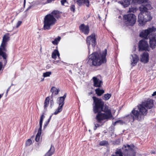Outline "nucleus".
<instances>
[{
    "instance_id": "6e6552de",
    "label": "nucleus",
    "mask_w": 156,
    "mask_h": 156,
    "mask_svg": "<svg viewBox=\"0 0 156 156\" xmlns=\"http://www.w3.org/2000/svg\"><path fill=\"white\" fill-rule=\"evenodd\" d=\"M66 94L65 93L63 96L58 98L57 99V102L59 105V106L55 111L53 114L57 115L62 110V107L64 104L65 99L66 97Z\"/></svg>"
},
{
    "instance_id": "f704fd0d",
    "label": "nucleus",
    "mask_w": 156,
    "mask_h": 156,
    "mask_svg": "<svg viewBox=\"0 0 156 156\" xmlns=\"http://www.w3.org/2000/svg\"><path fill=\"white\" fill-rule=\"evenodd\" d=\"M75 6L74 5H71L70 7V10L71 11L74 12L75 11Z\"/></svg>"
},
{
    "instance_id": "423d86ee",
    "label": "nucleus",
    "mask_w": 156,
    "mask_h": 156,
    "mask_svg": "<svg viewBox=\"0 0 156 156\" xmlns=\"http://www.w3.org/2000/svg\"><path fill=\"white\" fill-rule=\"evenodd\" d=\"M56 22V20L52 15L47 14L44 18L43 29L44 30L50 29L51 27L54 25Z\"/></svg>"
},
{
    "instance_id": "58836bf2",
    "label": "nucleus",
    "mask_w": 156,
    "mask_h": 156,
    "mask_svg": "<svg viewBox=\"0 0 156 156\" xmlns=\"http://www.w3.org/2000/svg\"><path fill=\"white\" fill-rule=\"evenodd\" d=\"M22 23V22L21 21H18L16 25V27L17 28Z\"/></svg>"
},
{
    "instance_id": "c9c22d12",
    "label": "nucleus",
    "mask_w": 156,
    "mask_h": 156,
    "mask_svg": "<svg viewBox=\"0 0 156 156\" xmlns=\"http://www.w3.org/2000/svg\"><path fill=\"white\" fill-rule=\"evenodd\" d=\"M53 62L54 64H57V63H66L64 62L63 61L60 60H56V61H53Z\"/></svg>"
},
{
    "instance_id": "2eb2a0df",
    "label": "nucleus",
    "mask_w": 156,
    "mask_h": 156,
    "mask_svg": "<svg viewBox=\"0 0 156 156\" xmlns=\"http://www.w3.org/2000/svg\"><path fill=\"white\" fill-rule=\"evenodd\" d=\"M149 46L147 41L144 40L140 41L139 42V49H148Z\"/></svg>"
},
{
    "instance_id": "473e14b6",
    "label": "nucleus",
    "mask_w": 156,
    "mask_h": 156,
    "mask_svg": "<svg viewBox=\"0 0 156 156\" xmlns=\"http://www.w3.org/2000/svg\"><path fill=\"white\" fill-rule=\"evenodd\" d=\"M108 144V141L105 140L101 141L99 143V144L100 146H105Z\"/></svg>"
},
{
    "instance_id": "c85d7f7f",
    "label": "nucleus",
    "mask_w": 156,
    "mask_h": 156,
    "mask_svg": "<svg viewBox=\"0 0 156 156\" xmlns=\"http://www.w3.org/2000/svg\"><path fill=\"white\" fill-rule=\"evenodd\" d=\"M111 94L108 93L105 94L102 97V99L106 101L108 100L111 97Z\"/></svg>"
},
{
    "instance_id": "c756f323",
    "label": "nucleus",
    "mask_w": 156,
    "mask_h": 156,
    "mask_svg": "<svg viewBox=\"0 0 156 156\" xmlns=\"http://www.w3.org/2000/svg\"><path fill=\"white\" fill-rule=\"evenodd\" d=\"M41 131L38 130L35 138V140L36 142H38L39 141L40 135L41 134Z\"/></svg>"
},
{
    "instance_id": "de8ad7c7",
    "label": "nucleus",
    "mask_w": 156,
    "mask_h": 156,
    "mask_svg": "<svg viewBox=\"0 0 156 156\" xmlns=\"http://www.w3.org/2000/svg\"><path fill=\"white\" fill-rule=\"evenodd\" d=\"M55 0H47V2L46 3H50L52 2V1H54Z\"/></svg>"
},
{
    "instance_id": "dca6fc26",
    "label": "nucleus",
    "mask_w": 156,
    "mask_h": 156,
    "mask_svg": "<svg viewBox=\"0 0 156 156\" xmlns=\"http://www.w3.org/2000/svg\"><path fill=\"white\" fill-rule=\"evenodd\" d=\"M94 83V86L95 87H100L103 84L102 80H100L96 77L94 76L92 78Z\"/></svg>"
},
{
    "instance_id": "0eeeda50",
    "label": "nucleus",
    "mask_w": 156,
    "mask_h": 156,
    "mask_svg": "<svg viewBox=\"0 0 156 156\" xmlns=\"http://www.w3.org/2000/svg\"><path fill=\"white\" fill-rule=\"evenodd\" d=\"M123 19L126 26H133L136 23V17L133 14L130 13L124 15Z\"/></svg>"
},
{
    "instance_id": "b1692460",
    "label": "nucleus",
    "mask_w": 156,
    "mask_h": 156,
    "mask_svg": "<svg viewBox=\"0 0 156 156\" xmlns=\"http://www.w3.org/2000/svg\"><path fill=\"white\" fill-rule=\"evenodd\" d=\"M51 14L54 17L57 18H58L60 17V12L58 10L53 11L51 13Z\"/></svg>"
},
{
    "instance_id": "f8f14e48",
    "label": "nucleus",
    "mask_w": 156,
    "mask_h": 156,
    "mask_svg": "<svg viewBox=\"0 0 156 156\" xmlns=\"http://www.w3.org/2000/svg\"><path fill=\"white\" fill-rule=\"evenodd\" d=\"M149 59V55L147 52H144L140 55V61L144 64L147 63L148 62Z\"/></svg>"
},
{
    "instance_id": "c03bdc74",
    "label": "nucleus",
    "mask_w": 156,
    "mask_h": 156,
    "mask_svg": "<svg viewBox=\"0 0 156 156\" xmlns=\"http://www.w3.org/2000/svg\"><path fill=\"white\" fill-rule=\"evenodd\" d=\"M50 121H49L48 120L47 121H46L45 122V123L44 124V127H45V126H48V124L49 123V122Z\"/></svg>"
},
{
    "instance_id": "603ef678",
    "label": "nucleus",
    "mask_w": 156,
    "mask_h": 156,
    "mask_svg": "<svg viewBox=\"0 0 156 156\" xmlns=\"http://www.w3.org/2000/svg\"><path fill=\"white\" fill-rule=\"evenodd\" d=\"M138 50H138L139 51H141L144 50H147V51H149V49H138Z\"/></svg>"
},
{
    "instance_id": "e433bc0d",
    "label": "nucleus",
    "mask_w": 156,
    "mask_h": 156,
    "mask_svg": "<svg viewBox=\"0 0 156 156\" xmlns=\"http://www.w3.org/2000/svg\"><path fill=\"white\" fill-rule=\"evenodd\" d=\"M32 143V141L30 139H28L26 142V145L27 146H29Z\"/></svg>"
},
{
    "instance_id": "bb28decb",
    "label": "nucleus",
    "mask_w": 156,
    "mask_h": 156,
    "mask_svg": "<svg viewBox=\"0 0 156 156\" xmlns=\"http://www.w3.org/2000/svg\"><path fill=\"white\" fill-rule=\"evenodd\" d=\"M3 50L0 49V59H1V57H2L3 59H6L7 55L6 53L3 51Z\"/></svg>"
},
{
    "instance_id": "412c9836",
    "label": "nucleus",
    "mask_w": 156,
    "mask_h": 156,
    "mask_svg": "<svg viewBox=\"0 0 156 156\" xmlns=\"http://www.w3.org/2000/svg\"><path fill=\"white\" fill-rule=\"evenodd\" d=\"M57 56L59 58H60V54L58 51L57 49H55L52 53L51 57L55 59L57 58Z\"/></svg>"
},
{
    "instance_id": "9b49d317",
    "label": "nucleus",
    "mask_w": 156,
    "mask_h": 156,
    "mask_svg": "<svg viewBox=\"0 0 156 156\" xmlns=\"http://www.w3.org/2000/svg\"><path fill=\"white\" fill-rule=\"evenodd\" d=\"M150 46L152 49L154 48L156 46V34H153L149 38Z\"/></svg>"
},
{
    "instance_id": "2f4dec72",
    "label": "nucleus",
    "mask_w": 156,
    "mask_h": 156,
    "mask_svg": "<svg viewBox=\"0 0 156 156\" xmlns=\"http://www.w3.org/2000/svg\"><path fill=\"white\" fill-rule=\"evenodd\" d=\"M51 74V72L50 71L46 72L43 73V76L44 77L49 76Z\"/></svg>"
},
{
    "instance_id": "7ed1b4c3",
    "label": "nucleus",
    "mask_w": 156,
    "mask_h": 156,
    "mask_svg": "<svg viewBox=\"0 0 156 156\" xmlns=\"http://www.w3.org/2000/svg\"><path fill=\"white\" fill-rule=\"evenodd\" d=\"M107 49L95 52L89 55L87 63L90 67L98 66L106 62Z\"/></svg>"
},
{
    "instance_id": "052dcab7",
    "label": "nucleus",
    "mask_w": 156,
    "mask_h": 156,
    "mask_svg": "<svg viewBox=\"0 0 156 156\" xmlns=\"http://www.w3.org/2000/svg\"><path fill=\"white\" fill-rule=\"evenodd\" d=\"M38 4H39V3H37V4H37V5H38Z\"/></svg>"
},
{
    "instance_id": "37998d69",
    "label": "nucleus",
    "mask_w": 156,
    "mask_h": 156,
    "mask_svg": "<svg viewBox=\"0 0 156 156\" xmlns=\"http://www.w3.org/2000/svg\"><path fill=\"white\" fill-rule=\"evenodd\" d=\"M95 126L94 129V130H95L97 127H99L100 126V125L98 124H94Z\"/></svg>"
},
{
    "instance_id": "ea45409f",
    "label": "nucleus",
    "mask_w": 156,
    "mask_h": 156,
    "mask_svg": "<svg viewBox=\"0 0 156 156\" xmlns=\"http://www.w3.org/2000/svg\"><path fill=\"white\" fill-rule=\"evenodd\" d=\"M135 11V9L134 8H129V12H134Z\"/></svg>"
},
{
    "instance_id": "4c0bfd02",
    "label": "nucleus",
    "mask_w": 156,
    "mask_h": 156,
    "mask_svg": "<svg viewBox=\"0 0 156 156\" xmlns=\"http://www.w3.org/2000/svg\"><path fill=\"white\" fill-rule=\"evenodd\" d=\"M32 5H30L27 9L26 10V11H28V10H29L31 8H32L34 7V4L35 2H32Z\"/></svg>"
},
{
    "instance_id": "6e6d98bb",
    "label": "nucleus",
    "mask_w": 156,
    "mask_h": 156,
    "mask_svg": "<svg viewBox=\"0 0 156 156\" xmlns=\"http://www.w3.org/2000/svg\"><path fill=\"white\" fill-rule=\"evenodd\" d=\"M69 72L71 74H72V71L71 70H69Z\"/></svg>"
},
{
    "instance_id": "5701e85b",
    "label": "nucleus",
    "mask_w": 156,
    "mask_h": 156,
    "mask_svg": "<svg viewBox=\"0 0 156 156\" xmlns=\"http://www.w3.org/2000/svg\"><path fill=\"white\" fill-rule=\"evenodd\" d=\"M130 2V0H123L122 2L119 1V3L122 5L124 7H126L129 5Z\"/></svg>"
},
{
    "instance_id": "a19ab883",
    "label": "nucleus",
    "mask_w": 156,
    "mask_h": 156,
    "mask_svg": "<svg viewBox=\"0 0 156 156\" xmlns=\"http://www.w3.org/2000/svg\"><path fill=\"white\" fill-rule=\"evenodd\" d=\"M67 0H61V2L62 5H64L65 3L67 2Z\"/></svg>"
},
{
    "instance_id": "49530a36",
    "label": "nucleus",
    "mask_w": 156,
    "mask_h": 156,
    "mask_svg": "<svg viewBox=\"0 0 156 156\" xmlns=\"http://www.w3.org/2000/svg\"><path fill=\"white\" fill-rule=\"evenodd\" d=\"M2 63L0 61V71L2 69Z\"/></svg>"
},
{
    "instance_id": "4468645a",
    "label": "nucleus",
    "mask_w": 156,
    "mask_h": 156,
    "mask_svg": "<svg viewBox=\"0 0 156 156\" xmlns=\"http://www.w3.org/2000/svg\"><path fill=\"white\" fill-rule=\"evenodd\" d=\"M130 58L131 62V64L132 66H136L139 60L138 56L135 54L131 55Z\"/></svg>"
},
{
    "instance_id": "13d9d810",
    "label": "nucleus",
    "mask_w": 156,
    "mask_h": 156,
    "mask_svg": "<svg viewBox=\"0 0 156 156\" xmlns=\"http://www.w3.org/2000/svg\"><path fill=\"white\" fill-rule=\"evenodd\" d=\"M50 102H51V103H53V100H51Z\"/></svg>"
},
{
    "instance_id": "4d7b16f0",
    "label": "nucleus",
    "mask_w": 156,
    "mask_h": 156,
    "mask_svg": "<svg viewBox=\"0 0 156 156\" xmlns=\"http://www.w3.org/2000/svg\"><path fill=\"white\" fill-rule=\"evenodd\" d=\"M25 2H26V0H24V5H25Z\"/></svg>"
},
{
    "instance_id": "bf43d9fd",
    "label": "nucleus",
    "mask_w": 156,
    "mask_h": 156,
    "mask_svg": "<svg viewBox=\"0 0 156 156\" xmlns=\"http://www.w3.org/2000/svg\"><path fill=\"white\" fill-rule=\"evenodd\" d=\"M92 94V92H90V93H89V94Z\"/></svg>"
},
{
    "instance_id": "09e8293b",
    "label": "nucleus",
    "mask_w": 156,
    "mask_h": 156,
    "mask_svg": "<svg viewBox=\"0 0 156 156\" xmlns=\"http://www.w3.org/2000/svg\"><path fill=\"white\" fill-rule=\"evenodd\" d=\"M152 96H155L156 97V91L154 92L152 94Z\"/></svg>"
},
{
    "instance_id": "a878e982",
    "label": "nucleus",
    "mask_w": 156,
    "mask_h": 156,
    "mask_svg": "<svg viewBox=\"0 0 156 156\" xmlns=\"http://www.w3.org/2000/svg\"><path fill=\"white\" fill-rule=\"evenodd\" d=\"M132 2L135 4H140L142 3V4H144L146 3H148L146 2V0H132Z\"/></svg>"
},
{
    "instance_id": "ddd939ff",
    "label": "nucleus",
    "mask_w": 156,
    "mask_h": 156,
    "mask_svg": "<svg viewBox=\"0 0 156 156\" xmlns=\"http://www.w3.org/2000/svg\"><path fill=\"white\" fill-rule=\"evenodd\" d=\"M9 34L7 33L5 34L3 37L2 42L0 47V49H5L6 42L9 40Z\"/></svg>"
},
{
    "instance_id": "8fccbe9b",
    "label": "nucleus",
    "mask_w": 156,
    "mask_h": 156,
    "mask_svg": "<svg viewBox=\"0 0 156 156\" xmlns=\"http://www.w3.org/2000/svg\"><path fill=\"white\" fill-rule=\"evenodd\" d=\"M11 86H10L8 88V89H7V90H6V94H7L8 93V91H9V90H10V89L11 87Z\"/></svg>"
},
{
    "instance_id": "1a4fd4ad",
    "label": "nucleus",
    "mask_w": 156,
    "mask_h": 156,
    "mask_svg": "<svg viewBox=\"0 0 156 156\" xmlns=\"http://www.w3.org/2000/svg\"><path fill=\"white\" fill-rule=\"evenodd\" d=\"M96 43L95 35L92 34L91 35L87 37V43L88 49L95 48Z\"/></svg>"
},
{
    "instance_id": "cd10ccee",
    "label": "nucleus",
    "mask_w": 156,
    "mask_h": 156,
    "mask_svg": "<svg viewBox=\"0 0 156 156\" xmlns=\"http://www.w3.org/2000/svg\"><path fill=\"white\" fill-rule=\"evenodd\" d=\"M50 101V98L49 97H47L45 100L44 103V108L45 109L48 106L49 102Z\"/></svg>"
},
{
    "instance_id": "4be33fe9",
    "label": "nucleus",
    "mask_w": 156,
    "mask_h": 156,
    "mask_svg": "<svg viewBox=\"0 0 156 156\" xmlns=\"http://www.w3.org/2000/svg\"><path fill=\"white\" fill-rule=\"evenodd\" d=\"M59 91L60 90L59 89H57L56 87H52L50 90L51 92L52 93L51 96L58 94Z\"/></svg>"
},
{
    "instance_id": "39448f33",
    "label": "nucleus",
    "mask_w": 156,
    "mask_h": 156,
    "mask_svg": "<svg viewBox=\"0 0 156 156\" xmlns=\"http://www.w3.org/2000/svg\"><path fill=\"white\" fill-rule=\"evenodd\" d=\"M151 8V5L148 3L142 4L139 7L140 11L143 12L144 25L146 22L150 21L152 19V17L151 16L150 12L147 11V10L150 9Z\"/></svg>"
},
{
    "instance_id": "f03ea898",
    "label": "nucleus",
    "mask_w": 156,
    "mask_h": 156,
    "mask_svg": "<svg viewBox=\"0 0 156 156\" xmlns=\"http://www.w3.org/2000/svg\"><path fill=\"white\" fill-rule=\"evenodd\" d=\"M153 100L147 99L143 101L137 106V108H134L130 114L126 116L129 121H133L135 119L142 121L144 119V116L147 113V109H151L154 106Z\"/></svg>"
},
{
    "instance_id": "aec40b11",
    "label": "nucleus",
    "mask_w": 156,
    "mask_h": 156,
    "mask_svg": "<svg viewBox=\"0 0 156 156\" xmlns=\"http://www.w3.org/2000/svg\"><path fill=\"white\" fill-rule=\"evenodd\" d=\"M55 151L54 146L51 145L50 149L45 154V156H51L54 154Z\"/></svg>"
},
{
    "instance_id": "f257e3e1",
    "label": "nucleus",
    "mask_w": 156,
    "mask_h": 156,
    "mask_svg": "<svg viewBox=\"0 0 156 156\" xmlns=\"http://www.w3.org/2000/svg\"><path fill=\"white\" fill-rule=\"evenodd\" d=\"M93 100V111L94 113H98L96 119L98 122L101 123L105 119L113 118L110 109L108 106L104 107V102L101 99L95 96L92 97Z\"/></svg>"
},
{
    "instance_id": "7c9ffc66",
    "label": "nucleus",
    "mask_w": 156,
    "mask_h": 156,
    "mask_svg": "<svg viewBox=\"0 0 156 156\" xmlns=\"http://www.w3.org/2000/svg\"><path fill=\"white\" fill-rule=\"evenodd\" d=\"M60 39L61 37L58 36V37L55 38V40L52 41V43L54 45H57L58 43V42L60 41Z\"/></svg>"
},
{
    "instance_id": "f3484780",
    "label": "nucleus",
    "mask_w": 156,
    "mask_h": 156,
    "mask_svg": "<svg viewBox=\"0 0 156 156\" xmlns=\"http://www.w3.org/2000/svg\"><path fill=\"white\" fill-rule=\"evenodd\" d=\"M80 30L85 34H88L89 32V27L88 25H85L84 24H81L79 27Z\"/></svg>"
},
{
    "instance_id": "79ce46f5",
    "label": "nucleus",
    "mask_w": 156,
    "mask_h": 156,
    "mask_svg": "<svg viewBox=\"0 0 156 156\" xmlns=\"http://www.w3.org/2000/svg\"><path fill=\"white\" fill-rule=\"evenodd\" d=\"M122 122V121L121 120H118L117 121H116V122H114V125H115L117 123L121 124Z\"/></svg>"
},
{
    "instance_id": "20e7f679",
    "label": "nucleus",
    "mask_w": 156,
    "mask_h": 156,
    "mask_svg": "<svg viewBox=\"0 0 156 156\" xmlns=\"http://www.w3.org/2000/svg\"><path fill=\"white\" fill-rule=\"evenodd\" d=\"M123 150L124 151V156H136L135 150L132 148L131 146L128 144L123 145L121 149H117L115 152V154H112L111 156H123Z\"/></svg>"
},
{
    "instance_id": "3c124183",
    "label": "nucleus",
    "mask_w": 156,
    "mask_h": 156,
    "mask_svg": "<svg viewBox=\"0 0 156 156\" xmlns=\"http://www.w3.org/2000/svg\"><path fill=\"white\" fill-rule=\"evenodd\" d=\"M4 59V64L5 65L7 62V60H6V59Z\"/></svg>"
},
{
    "instance_id": "a18cd8bd",
    "label": "nucleus",
    "mask_w": 156,
    "mask_h": 156,
    "mask_svg": "<svg viewBox=\"0 0 156 156\" xmlns=\"http://www.w3.org/2000/svg\"><path fill=\"white\" fill-rule=\"evenodd\" d=\"M45 117L44 116V113L42 114L40 117V119H42V120H43L44 119Z\"/></svg>"
},
{
    "instance_id": "6ab92c4d",
    "label": "nucleus",
    "mask_w": 156,
    "mask_h": 156,
    "mask_svg": "<svg viewBox=\"0 0 156 156\" xmlns=\"http://www.w3.org/2000/svg\"><path fill=\"white\" fill-rule=\"evenodd\" d=\"M144 18L143 12H141L138 15V22L139 23V26H143L144 25Z\"/></svg>"
},
{
    "instance_id": "5fc2aeb1",
    "label": "nucleus",
    "mask_w": 156,
    "mask_h": 156,
    "mask_svg": "<svg viewBox=\"0 0 156 156\" xmlns=\"http://www.w3.org/2000/svg\"><path fill=\"white\" fill-rule=\"evenodd\" d=\"M50 68V66L49 65H48L46 66V68L47 69H49Z\"/></svg>"
},
{
    "instance_id": "72a5a7b5",
    "label": "nucleus",
    "mask_w": 156,
    "mask_h": 156,
    "mask_svg": "<svg viewBox=\"0 0 156 156\" xmlns=\"http://www.w3.org/2000/svg\"><path fill=\"white\" fill-rule=\"evenodd\" d=\"M43 120L42 119H40L39 121L40 127L38 129V130L41 131L42 127V124Z\"/></svg>"
},
{
    "instance_id": "a211bd4d",
    "label": "nucleus",
    "mask_w": 156,
    "mask_h": 156,
    "mask_svg": "<svg viewBox=\"0 0 156 156\" xmlns=\"http://www.w3.org/2000/svg\"><path fill=\"white\" fill-rule=\"evenodd\" d=\"M76 2L79 6H81L83 4L85 5L87 7H89L90 5L89 0H76Z\"/></svg>"
},
{
    "instance_id": "864d4df0",
    "label": "nucleus",
    "mask_w": 156,
    "mask_h": 156,
    "mask_svg": "<svg viewBox=\"0 0 156 156\" xmlns=\"http://www.w3.org/2000/svg\"><path fill=\"white\" fill-rule=\"evenodd\" d=\"M52 116V115H50V116L49 117V119H48V120L50 121L51 119V118Z\"/></svg>"
},
{
    "instance_id": "393cba45",
    "label": "nucleus",
    "mask_w": 156,
    "mask_h": 156,
    "mask_svg": "<svg viewBox=\"0 0 156 156\" xmlns=\"http://www.w3.org/2000/svg\"><path fill=\"white\" fill-rule=\"evenodd\" d=\"M95 91L96 94L99 96H101L105 92V91L104 90L100 89L99 88L95 89Z\"/></svg>"
},
{
    "instance_id": "9d476101",
    "label": "nucleus",
    "mask_w": 156,
    "mask_h": 156,
    "mask_svg": "<svg viewBox=\"0 0 156 156\" xmlns=\"http://www.w3.org/2000/svg\"><path fill=\"white\" fill-rule=\"evenodd\" d=\"M156 30V29L153 27L151 28H148L141 32L140 33V36L144 38L148 39L150 37L149 35L152 33L155 32Z\"/></svg>"
}]
</instances>
